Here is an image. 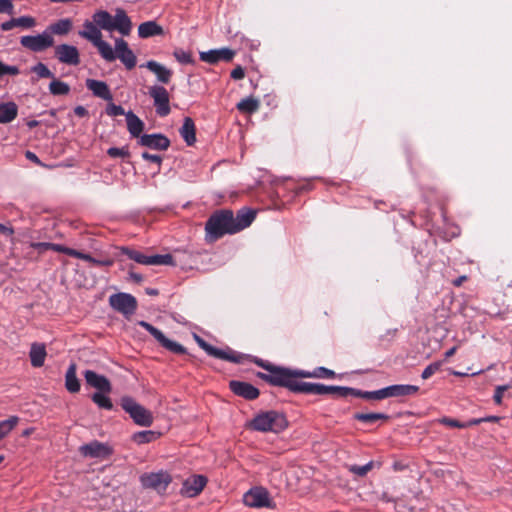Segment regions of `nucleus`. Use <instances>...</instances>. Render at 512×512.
Here are the masks:
<instances>
[{
    "label": "nucleus",
    "mask_w": 512,
    "mask_h": 512,
    "mask_svg": "<svg viewBox=\"0 0 512 512\" xmlns=\"http://www.w3.org/2000/svg\"><path fill=\"white\" fill-rule=\"evenodd\" d=\"M253 363L267 371V373L257 372L258 378L271 386L283 387L296 394H302V392L296 390L295 386L310 384L300 381L301 378L333 379L336 377V373L326 367H317L313 371L291 369L275 365L261 358H254Z\"/></svg>",
    "instance_id": "obj_1"
},
{
    "label": "nucleus",
    "mask_w": 512,
    "mask_h": 512,
    "mask_svg": "<svg viewBox=\"0 0 512 512\" xmlns=\"http://www.w3.org/2000/svg\"><path fill=\"white\" fill-rule=\"evenodd\" d=\"M256 218V211L242 208L236 214L231 209H218L211 213L205 222L204 240L215 243L225 235L236 234L249 227Z\"/></svg>",
    "instance_id": "obj_2"
},
{
    "label": "nucleus",
    "mask_w": 512,
    "mask_h": 512,
    "mask_svg": "<svg viewBox=\"0 0 512 512\" xmlns=\"http://www.w3.org/2000/svg\"><path fill=\"white\" fill-rule=\"evenodd\" d=\"M251 429L259 432L280 433L288 427L286 416L276 410L258 413L250 422Z\"/></svg>",
    "instance_id": "obj_3"
},
{
    "label": "nucleus",
    "mask_w": 512,
    "mask_h": 512,
    "mask_svg": "<svg viewBox=\"0 0 512 512\" xmlns=\"http://www.w3.org/2000/svg\"><path fill=\"white\" fill-rule=\"evenodd\" d=\"M194 339L199 347L202 348L209 356L215 357L217 359L240 364L245 360L253 362V359L255 358L251 355L238 353L229 347L225 350L214 347L196 334L194 335Z\"/></svg>",
    "instance_id": "obj_4"
},
{
    "label": "nucleus",
    "mask_w": 512,
    "mask_h": 512,
    "mask_svg": "<svg viewBox=\"0 0 512 512\" xmlns=\"http://www.w3.org/2000/svg\"><path fill=\"white\" fill-rule=\"evenodd\" d=\"M122 409L129 414L135 424L149 427L153 423L151 411L137 403L132 397L124 396L121 398Z\"/></svg>",
    "instance_id": "obj_5"
},
{
    "label": "nucleus",
    "mask_w": 512,
    "mask_h": 512,
    "mask_svg": "<svg viewBox=\"0 0 512 512\" xmlns=\"http://www.w3.org/2000/svg\"><path fill=\"white\" fill-rule=\"evenodd\" d=\"M296 390L301 391L302 394L312 395H327L332 394L338 397L353 396L354 388L346 386H334L325 384H303L295 386Z\"/></svg>",
    "instance_id": "obj_6"
},
{
    "label": "nucleus",
    "mask_w": 512,
    "mask_h": 512,
    "mask_svg": "<svg viewBox=\"0 0 512 512\" xmlns=\"http://www.w3.org/2000/svg\"><path fill=\"white\" fill-rule=\"evenodd\" d=\"M121 252L129 259L143 265H175L173 256L171 254H155L148 256L141 253L140 251L130 249L128 247H122Z\"/></svg>",
    "instance_id": "obj_7"
},
{
    "label": "nucleus",
    "mask_w": 512,
    "mask_h": 512,
    "mask_svg": "<svg viewBox=\"0 0 512 512\" xmlns=\"http://www.w3.org/2000/svg\"><path fill=\"white\" fill-rule=\"evenodd\" d=\"M54 38L48 34L46 29L37 35H25L20 38V44L27 50L39 53L54 46Z\"/></svg>",
    "instance_id": "obj_8"
},
{
    "label": "nucleus",
    "mask_w": 512,
    "mask_h": 512,
    "mask_svg": "<svg viewBox=\"0 0 512 512\" xmlns=\"http://www.w3.org/2000/svg\"><path fill=\"white\" fill-rule=\"evenodd\" d=\"M110 306L123 314L126 318L133 315L137 310V300L134 296L128 293H116L109 297Z\"/></svg>",
    "instance_id": "obj_9"
},
{
    "label": "nucleus",
    "mask_w": 512,
    "mask_h": 512,
    "mask_svg": "<svg viewBox=\"0 0 512 512\" xmlns=\"http://www.w3.org/2000/svg\"><path fill=\"white\" fill-rule=\"evenodd\" d=\"M138 325L144 328L146 331H148L158 342L159 344L167 349L168 351L174 353V354H186L187 350L184 346L181 344L168 339L162 331H160L158 328L153 326L152 324L141 320L138 322Z\"/></svg>",
    "instance_id": "obj_10"
},
{
    "label": "nucleus",
    "mask_w": 512,
    "mask_h": 512,
    "mask_svg": "<svg viewBox=\"0 0 512 512\" xmlns=\"http://www.w3.org/2000/svg\"><path fill=\"white\" fill-rule=\"evenodd\" d=\"M149 95L153 99L156 114L166 117L170 114V96L167 89L161 85H153L149 88Z\"/></svg>",
    "instance_id": "obj_11"
},
{
    "label": "nucleus",
    "mask_w": 512,
    "mask_h": 512,
    "mask_svg": "<svg viewBox=\"0 0 512 512\" xmlns=\"http://www.w3.org/2000/svg\"><path fill=\"white\" fill-rule=\"evenodd\" d=\"M143 487L151 488L158 492L166 491L168 485L172 482V477L167 471H158L151 473H144L140 477Z\"/></svg>",
    "instance_id": "obj_12"
},
{
    "label": "nucleus",
    "mask_w": 512,
    "mask_h": 512,
    "mask_svg": "<svg viewBox=\"0 0 512 512\" xmlns=\"http://www.w3.org/2000/svg\"><path fill=\"white\" fill-rule=\"evenodd\" d=\"M243 501L244 504L249 507H271L269 493L265 488L262 487L251 488L244 494Z\"/></svg>",
    "instance_id": "obj_13"
},
{
    "label": "nucleus",
    "mask_w": 512,
    "mask_h": 512,
    "mask_svg": "<svg viewBox=\"0 0 512 512\" xmlns=\"http://www.w3.org/2000/svg\"><path fill=\"white\" fill-rule=\"evenodd\" d=\"M115 54L116 59L119 58L127 70H132L136 66V55L123 38L115 39Z\"/></svg>",
    "instance_id": "obj_14"
},
{
    "label": "nucleus",
    "mask_w": 512,
    "mask_h": 512,
    "mask_svg": "<svg viewBox=\"0 0 512 512\" xmlns=\"http://www.w3.org/2000/svg\"><path fill=\"white\" fill-rule=\"evenodd\" d=\"M54 53L60 63L72 66L80 63V54L76 46L60 44L55 47Z\"/></svg>",
    "instance_id": "obj_15"
},
{
    "label": "nucleus",
    "mask_w": 512,
    "mask_h": 512,
    "mask_svg": "<svg viewBox=\"0 0 512 512\" xmlns=\"http://www.w3.org/2000/svg\"><path fill=\"white\" fill-rule=\"evenodd\" d=\"M137 143L140 146L160 151L167 150L171 145L169 138L162 133L143 134Z\"/></svg>",
    "instance_id": "obj_16"
},
{
    "label": "nucleus",
    "mask_w": 512,
    "mask_h": 512,
    "mask_svg": "<svg viewBox=\"0 0 512 512\" xmlns=\"http://www.w3.org/2000/svg\"><path fill=\"white\" fill-rule=\"evenodd\" d=\"M207 482V477L203 475H193L183 482L180 493L186 497H196L205 488Z\"/></svg>",
    "instance_id": "obj_17"
},
{
    "label": "nucleus",
    "mask_w": 512,
    "mask_h": 512,
    "mask_svg": "<svg viewBox=\"0 0 512 512\" xmlns=\"http://www.w3.org/2000/svg\"><path fill=\"white\" fill-rule=\"evenodd\" d=\"M229 388L235 395L249 401L257 399L260 395L257 387L244 381L232 380L229 382Z\"/></svg>",
    "instance_id": "obj_18"
},
{
    "label": "nucleus",
    "mask_w": 512,
    "mask_h": 512,
    "mask_svg": "<svg viewBox=\"0 0 512 512\" xmlns=\"http://www.w3.org/2000/svg\"><path fill=\"white\" fill-rule=\"evenodd\" d=\"M86 384L98 390V392L110 393L112 385L109 379L93 370H86L83 373Z\"/></svg>",
    "instance_id": "obj_19"
},
{
    "label": "nucleus",
    "mask_w": 512,
    "mask_h": 512,
    "mask_svg": "<svg viewBox=\"0 0 512 512\" xmlns=\"http://www.w3.org/2000/svg\"><path fill=\"white\" fill-rule=\"evenodd\" d=\"M235 56V51L229 48L209 50L200 53V59L209 64H216L219 61L229 62Z\"/></svg>",
    "instance_id": "obj_20"
},
{
    "label": "nucleus",
    "mask_w": 512,
    "mask_h": 512,
    "mask_svg": "<svg viewBox=\"0 0 512 512\" xmlns=\"http://www.w3.org/2000/svg\"><path fill=\"white\" fill-rule=\"evenodd\" d=\"M85 85L92 94L106 101H112L113 95L106 82L96 79H87Z\"/></svg>",
    "instance_id": "obj_21"
},
{
    "label": "nucleus",
    "mask_w": 512,
    "mask_h": 512,
    "mask_svg": "<svg viewBox=\"0 0 512 512\" xmlns=\"http://www.w3.org/2000/svg\"><path fill=\"white\" fill-rule=\"evenodd\" d=\"M141 67H146L155 74L158 82L168 84L173 76V71L155 60H149Z\"/></svg>",
    "instance_id": "obj_22"
},
{
    "label": "nucleus",
    "mask_w": 512,
    "mask_h": 512,
    "mask_svg": "<svg viewBox=\"0 0 512 512\" xmlns=\"http://www.w3.org/2000/svg\"><path fill=\"white\" fill-rule=\"evenodd\" d=\"M419 386L411 384H395L385 387L386 398L414 396L419 392Z\"/></svg>",
    "instance_id": "obj_23"
},
{
    "label": "nucleus",
    "mask_w": 512,
    "mask_h": 512,
    "mask_svg": "<svg viewBox=\"0 0 512 512\" xmlns=\"http://www.w3.org/2000/svg\"><path fill=\"white\" fill-rule=\"evenodd\" d=\"M132 29L131 19L128 17L126 12L118 8L112 22V31L117 30L123 36H128Z\"/></svg>",
    "instance_id": "obj_24"
},
{
    "label": "nucleus",
    "mask_w": 512,
    "mask_h": 512,
    "mask_svg": "<svg viewBox=\"0 0 512 512\" xmlns=\"http://www.w3.org/2000/svg\"><path fill=\"white\" fill-rule=\"evenodd\" d=\"M80 452L86 457L99 458L106 457L110 454V449L107 445L98 441H92L80 447Z\"/></svg>",
    "instance_id": "obj_25"
},
{
    "label": "nucleus",
    "mask_w": 512,
    "mask_h": 512,
    "mask_svg": "<svg viewBox=\"0 0 512 512\" xmlns=\"http://www.w3.org/2000/svg\"><path fill=\"white\" fill-rule=\"evenodd\" d=\"M163 35V27L154 20L143 22L138 26V36L142 39Z\"/></svg>",
    "instance_id": "obj_26"
},
{
    "label": "nucleus",
    "mask_w": 512,
    "mask_h": 512,
    "mask_svg": "<svg viewBox=\"0 0 512 512\" xmlns=\"http://www.w3.org/2000/svg\"><path fill=\"white\" fill-rule=\"evenodd\" d=\"M179 133L187 146H192L196 142V126L191 117H185Z\"/></svg>",
    "instance_id": "obj_27"
},
{
    "label": "nucleus",
    "mask_w": 512,
    "mask_h": 512,
    "mask_svg": "<svg viewBox=\"0 0 512 512\" xmlns=\"http://www.w3.org/2000/svg\"><path fill=\"white\" fill-rule=\"evenodd\" d=\"M126 123H127V130L132 137L139 139L140 136L143 135L142 132L144 130L145 124L131 110L126 113Z\"/></svg>",
    "instance_id": "obj_28"
},
{
    "label": "nucleus",
    "mask_w": 512,
    "mask_h": 512,
    "mask_svg": "<svg viewBox=\"0 0 512 512\" xmlns=\"http://www.w3.org/2000/svg\"><path fill=\"white\" fill-rule=\"evenodd\" d=\"M47 352L45 344L43 343H32L30 351H29V357L30 362L33 367L39 368L43 366L45 362Z\"/></svg>",
    "instance_id": "obj_29"
},
{
    "label": "nucleus",
    "mask_w": 512,
    "mask_h": 512,
    "mask_svg": "<svg viewBox=\"0 0 512 512\" xmlns=\"http://www.w3.org/2000/svg\"><path fill=\"white\" fill-rule=\"evenodd\" d=\"M65 388L70 393H78L81 385L77 378V365L75 362L70 363L65 374Z\"/></svg>",
    "instance_id": "obj_30"
},
{
    "label": "nucleus",
    "mask_w": 512,
    "mask_h": 512,
    "mask_svg": "<svg viewBox=\"0 0 512 512\" xmlns=\"http://www.w3.org/2000/svg\"><path fill=\"white\" fill-rule=\"evenodd\" d=\"M73 28V21L70 18H63L56 22L51 23L46 31L50 36L59 35L64 36L67 35Z\"/></svg>",
    "instance_id": "obj_31"
},
{
    "label": "nucleus",
    "mask_w": 512,
    "mask_h": 512,
    "mask_svg": "<svg viewBox=\"0 0 512 512\" xmlns=\"http://www.w3.org/2000/svg\"><path fill=\"white\" fill-rule=\"evenodd\" d=\"M83 28V30L78 32L79 36L91 42L92 45L102 38L101 30L93 21L86 20Z\"/></svg>",
    "instance_id": "obj_32"
},
{
    "label": "nucleus",
    "mask_w": 512,
    "mask_h": 512,
    "mask_svg": "<svg viewBox=\"0 0 512 512\" xmlns=\"http://www.w3.org/2000/svg\"><path fill=\"white\" fill-rule=\"evenodd\" d=\"M18 106L15 102H0V124H8L16 119Z\"/></svg>",
    "instance_id": "obj_33"
},
{
    "label": "nucleus",
    "mask_w": 512,
    "mask_h": 512,
    "mask_svg": "<svg viewBox=\"0 0 512 512\" xmlns=\"http://www.w3.org/2000/svg\"><path fill=\"white\" fill-rule=\"evenodd\" d=\"M92 21L101 30L112 31L113 16L106 10H98L92 15Z\"/></svg>",
    "instance_id": "obj_34"
},
{
    "label": "nucleus",
    "mask_w": 512,
    "mask_h": 512,
    "mask_svg": "<svg viewBox=\"0 0 512 512\" xmlns=\"http://www.w3.org/2000/svg\"><path fill=\"white\" fill-rule=\"evenodd\" d=\"M93 46L97 48L99 54L105 61L113 62L116 60L115 48L113 49L112 46L102 38L93 44Z\"/></svg>",
    "instance_id": "obj_35"
},
{
    "label": "nucleus",
    "mask_w": 512,
    "mask_h": 512,
    "mask_svg": "<svg viewBox=\"0 0 512 512\" xmlns=\"http://www.w3.org/2000/svg\"><path fill=\"white\" fill-rule=\"evenodd\" d=\"M353 396L363 398L366 400L379 401V400L386 399V390H385V387L382 389H379V390H375V391H363V390L354 388Z\"/></svg>",
    "instance_id": "obj_36"
},
{
    "label": "nucleus",
    "mask_w": 512,
    "mask_h": 512,
    "mask_svg": "<svg viewBox=\"0 0 512 512\" xmlns=\"http://www.w3.org/2000/svg\"><path fill=\"white\" fill-rule=\"evenodd\" d=\"M354 419L363 423L373 424L378 420L387 421L390 416L385 413H355Z\"/></svg>",
    "instance_id": "obj_37"
},
{
    "label": "nucleus",
    "mask_w": 512,
    "mask_h": 512,
    "mask_svg": "<svg viewBox=\"0 0 512 512\" xmlns=\"http://www.w3.org/2000/svg\"><path fill=\"white\" fill-rule=\"evenodd\" d=\"M75 258L87 261L93 266L111 267L114 264L113 259L106 258L99 260L92 257L90 254H86L78 250L76 251Z\"/></svg>",
    "instance_id": "obj_38"
},
{
    "label": "nucleus",
    "mask_w": 512,
    "mask_h": 512,
    "mask_svg": "<svg viewBox=\"0 0 512 512\" xmlns=\"http://www.w3.org/2000/svg\"><path fill=\"white\" fill-rule=\"evenodd\" d=\"M503 397H507L508 399H512V385H498L495 387L493 401L496 405H501L503 401Z\"/></svg>",
    "instance_id": "obj_39"
},
{
    "label": "nucleus",
    "mask_w": 512,
    "mask_h": 512,
    "mask_svg": "<svg viewBox=\"0 0 512 512\" xmlns=\"http://www.w3.org/2000/svg\"><path fill=\"white\" fill-rule=\"evenodd\" d=\"M236 107L240 112L252 114L258 110L259 101L253 97H247L237 103Z\"/></svg>",
    "instance_id": "obj_40"
},
{
    "label": "nucleus",
    "mask_w": 512,
    "mask_h": 512,
    "mask_svg": "<svg viewBox=\"0 0 512 512\" xmlns=\"http://www.w3.org/2000/svg\"><path fill=\"white\" fill-rule=\"evenodd\" d=\"M107 394L108 393L95 392L92 394L91 399L99 408L111 411L113 410L114 405Z\"/></svg>",
    "instance_id": "obj_41"
},
{
    "label": "nucleus",
    "mask_w": 512,
    "mask_h": 512,
    "mask_svg": "<svg viewBox=\"0 0 512 512\" xmlns=\"http://www.w3.org/2000/svg\"><path fill=\"white\" fill-rule=\"evenodd\" d=\"M159 436L160 433L147 430L134 433L132 439L137 444H146L155 441Z\"/></svg>",
    "instance_id": "obj_42"
},
{
    "label": "nucleus",
    "mask_w": 512,
    "mask_h": 512,
    "mask_svg": "<svg viewBox=\"0 0 512 512\" xmlns=\"http://www.w3.org/2000/svg\"><path fill=\"white\" fill-rule=\"evenodd\" d=\"M53 80L49 84V91L52 95L61 96L67 95L70 92V86L58 79L52 78Z\"/></svg>",
    "instance_id": "obj_43"
},
{
    "label": "nucleus",
    "mask_w": 512,
    "mask_h": 512,
    "mask_svg": "<svg viewBox=\"0 0 512 512\" xmlns=\"http://www.w3.org/2000/svg\"><path fill=\"white\" fill-rule=\"evenodd\" d=\"M18 422L19 418L17 416H10L8 419L0 421V440L9 435Z\"/></svg>",
    "instance_id": "obj_44"
},
{
    "label": "nucleus",
    "mask_w": 512,
    "mask_h": 512,
    "mask_svg": "<svg viewBox=\"0 0 512 512\" xmlns=\"http://www.w3.org/2000/svg\"><path fill=\"white\" fill-rule=\"evenodd\" d=\"M31 71L35 74H37V76L39 78H54V74L50 71V69L42 62H38L37 64H35L32 68H31Z\"/></svg>",
    "instance_id": "obj_45"
},
{
    "label": "nucleus",
    "mask_w": 512,
    "mask_h": 512,
    "mask_svg": "<svg viewBox=\"0 0 512 512\" xmlns=\"http://www.w3.org/2000/svg\"><path fill=\"white\" fill-rule=\"evenodd\" d=\"M107 155L110 156L111 158L120 157V158L126 159V158H129L131 154H130L128 146H123L121 148L110 147L107 150Z\"/></svg>",
    "instance_id": "obj_46"
},
{
    "label": "nucleus",
    "mask_w": 512,
    "mask_h": 512,
    "mask_svg": "<svg viewBox=\"0 0 512 512\" xmlns=\"http://www.w3.org/2000/svg\"><path fill=\"white\" fill-rule=\"evenodd\" d=\"M374 467V462L369 461L365 465H352L349 468V471L355 474L356 476L363 477L365 476L369 471H371Z\"/></svg>",
    "instance_id": "obj_47"
},
{
    "label": "nucleus",
    "mask_w": 512,
    "mask_h": 512,
    "mask_svg": "<svg viewBox=\"0 0 512 512\" xmlns=\"http://www.w3.org/2000/svg\"><path fill=\"white\" fill-rule=\"evenodd\" d=\"M15 27H21L24 29L33 28L36 25V20L32 16H21L18 18H14Z\"/></svg>",
    "instance_id": "obj_48"
},
{
    "label": "nucleus",
    "mask_w": 512,
    "mask_h": 512,
    "mask_svg": "<svg viewBox=\"0 0 512 512\" xmlns=\"http://www.w3.org/2000/svg\"><path fill=\"white\" fill-rule=\"evenodd\" d=\"M173 56L181 64H190L193 62L191 53L183 49L174 50Z\"/></svg>",
    "instance_id": "obj_49"
},
{
    "label": "nucleus",
    "mask_w": 512,
    "mask_h": 512,
    "mask_svg": "<svg viewBox=\"0 0 512 512\" xmlns=\"http://www.w3.org/2000/svg\"><path fill=\"white\" fill-rule=\"evenodd\" d=\"M108 102L109 103L107 104L106 109H105V112L107 115H109L111 117H116V116H121V115L126 116L127 112H125V110L123 109V107L121 105H116L112 101H108Z\"/></svg>",
    "instance_id": "obj_50"
},
{
    "label": "nucleus",
    "mask_w": 512,
    "mask_h": 512,
    "mask_svg": "<svg viewBox=\"0 0 512 512\" xmlns=\"http://www.w3.org/2000/svg\"><path fill=\"white\" fill-rule=\"evenodd\" d=\"M442 366V362L441 361H436V362H433L431 364H429L422 372L421 374V378L426 380L428 378H430L433 374H435L437 371L440 370Z\"/></svg>",
    "instance_id": "obj_51"
},
{
    "label": "nucleus",
    "mask_w": 512,
    "mask_h": 512,
    "mask_svg": "<svg viewBox=\"0 0 512 512\" xmlns=\"http://www.w3.org/2000/svg\"><path fill=\"white\" fill-rule=\"evenodd\" d=\"M19 73H20V70L17 66L7 65L0 60V77H2L4 75L16 76Z\"/></svg>",
    "instance_id": "obj_52"
},
{
    "label": "nucleus",
    "mask_w": 512,
    "mask_h": 512,
    "mask_svg": "<svg viewBox=\"0 0 512 512\" xmlns=\"http://www.w3.org/2000/svg\"><path fill=\"white\" fill-rule=\"evenodd\" d=\"M50 250L55 251V252H59V253H63L65 255H68V256H71V257H74V258H75V254H76V251H77V250H75L73 248H69V247H66V246H64L62 244H57V243H51Z\"/></svg>",
    "instance_id": "obj_53"
},
{
    "label": "nucleus",
    "mask_w": 512,
    "mask_h": 512,
    "mask_svg": "<svg viewBox=\"0 0 512 512\" xmlns=\"http://www.w3.org/2000/svg\"><path fill=\"white\" fill-rule=\"evenodd\" d=\"M0 234L9 238L11 242H14L15 230L11 223L8 221L6 224L0 223Z\"/></svg>",
    "instance_id": "obj_54"
},
{
    "label": "nucleus",
    "mask_w": 512,
    "mask_h": 512,
    "mask_svg": "<svg viewBox=\"0 0 512 512\" xmlns=\"http://www.w3.org/2000/svg\"><path fill=\"white\" fill-rule=\"evenodd\" d=\"M440 423L452 428H464V422L449 417H443L440 419Z\"/></svg>",
    "instance_id": "obj_55"
},
{
    "label": "nucleus",
    "mask_w": 512,
    "mask_h": 512,
    "mask_svg": "<svg viewBox=\"0 0 512 512\" xmlns=\"http://www.w3.org/2000/svg\"><path fill=\"white\" fill-rule=\"evenodd\" d=\"M141 156L146 161H150V162L156 163L158 165V168H160V166L162 164V160H163L160 155L150 154L148 152H143Z\"/></svg>",
    "instance_id": "obj_56"
},
{
    "label": "nucleus",
    "mask_w": 512,
    "mask_h": 512,
    "mask_svg": "<svg viewBox=\"0 0 512 512\" xmlns=\"http://www.w3.org/2000/svg\"><path fill=\"white\" fill-rule=\"evenodd\" d=\"M230 77L234 80H241L245 77V70L242 66L237 65L230 73Z\"/></svg>",
    "instance_id": "obj_57"
},
{
    "label": "nucleus",
    "mask_w": 512,
    "mask_h": 512,
    "mask_svg": "<svg viewBox=\"0 0 512 512\" xmlns=\"http://www.w3.org/2000/svg\"><path fill=\"white\" fill-rule=\"evenodd\" d=\"M13 3L11 0H0V13H12Z\"/></svg>",
    "instance_id": "obj_58"
},
{
    "label": "nucleus",
    "mask_w": 512,
    "mask_h": 512,
    "mask_svg": "<svg viewBox=\"0 0 512 512\" xmlns=\"http://www.w3.org/2000/svg\"><path fill=\"white\" fill-rule=\"evenodd\" d=\"M50 242H31L30 247L38 250L40 253L46 250H50Z\"/></svg>",
    "instance_id": "obj_59"
},
{
    "label": "nucleus",
    "mask_w": 512,
    "mask_h": 512,
    "mask_svg": "<svg viewBox=\"0 0 512 512\" xmlns=\"http://www.w3.org/2000/svg\"><path fill=\"white\" fill-rule=\"evenodd\" d=\"M25 157H26L28 160L32 161L33 163H35V164H37V165H40V166H42V165H43V164H42V162H41V160L38 158V156H37L34 152H31V151L27 150V151L25 152Z\"/></svg>",
    "instance_id": "obj_60"
},
{
    "label": "nucleus",
    "mask_w": 512,
    "mask_h": 512,
    "mask_svg": "<svg viewBox=\"0 0 512 512\" xmlns=\"http://www.w3.org/2000/svg\"><path fill=\"white\" fill-rule=\"evenodd\" d=\"M1 30L2 31H9L11 29H13L15 27V21H14V18L8 20V21H5L3 23H1Z\"/></svg>",
    "instance_id": "obj_61"
},
{
    "label": "nucleus",
    "mask_w": 512,
    "mask_h": 512,
    "mask_svg": "<svg viewBox=\"0 0 512 512\" xmlns=\"http://www.w3.org/2000/svg\"><path fill=\"white\" fill-rule=\"evenodd\" d=\"M74 113L78 117H85L88 114V111L85 107L79 105L74 108Z\"/></svg>",
    "instance_id": "obj_62"
},
{
    "label": "nucleus",
    "mask_w": 512,
    "mask_h": 512,
    "mask_svg": "<svg viewBox=\"0 0 512 512\" xmlns=\"http://www.w3.org/2000/svg\"><path fill=\"white\" fill-rule=\"evenodd\" d=\"M129 279L135 283H141L143 281V276L139 273H135L133 271L129 272Z\"/></svg>",
    "instance_id": "obj_63"
},
{
    "label": "nucleus",
    "mask_w": 512,
    "mask_h": 512,
    "mask_svg": "<svg viewBox=\"0 0 512 512\" xmlns=\"http://www.w3.org/2000/svg\"><path fill=\"white\" fill-rule=\"evenodd\" d=\"M480 423H483L482 418H474V419H471V420H469L467 422H464V428L475 426V425H478Z\"/></svg>",
    "instance_id": "obj_64"
}]
</instances>
